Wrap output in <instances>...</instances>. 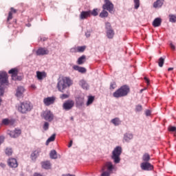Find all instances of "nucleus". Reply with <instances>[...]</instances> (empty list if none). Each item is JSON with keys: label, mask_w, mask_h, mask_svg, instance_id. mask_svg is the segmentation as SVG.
Instances as JSON below:
<instances>
[{"label": "nucleus", "mask_w": 176, "mask_h": 176, "mask_svg": "<svg viewBox=\"0 0 176 176\" xmlns=\"http://www.w3.org/2000/svg\"><path fill=\"white\" fill-rule=\"evenodd\" d=\"M72 85V80L70 78L63 77L62 78L58 79L57 87L58 90L59 91H61V93H63L65 89H67V87H69V86H71Z\"/></svg>", "instance_id": "obj_1"}, {"label": "nucleus", "mask_w": 176, "mask_h": 176, "mask_svg": "<svg viewBox=\"0 0 176 176\" xmlns=\"http://www.w3.org/2000/svg\"><path fill=\"white\" fill-rule=\"evenodd\" d=\"M101 176H111L113 174V171H116V166L111 162H107L102 168Z\"/></svg>", "instance_id": "obj_2"}, {"label": "nucleus", "mask_w": 176, "mask_h": 176, "mask_svg": "<svg viewBox=\"0 0 176 176\" xmlns=\"http://www.w3.org/2000/svg\"><path fill=\"white\" fill-rule=\"evenodd\" d=\"M129 93H130V87H129L127 85H123L120 89L113 92V97L115 98L126 97Z\"/></svg>", "instance_id": "obj_3"}, {"label": "nucleus", "mask_w": 176, "mask_h": 176, "mask_svg": "<svg viewBox=\"0 0 176 176\" xmlns=\"http://www.w3.org/2000/svg\"><path fill=\"white\" fill-rule=\"evenodd\" d=\"M120 155H122V147L118 146L113 149L111 155V159L115 164L120 163Z\"/></svg>", "instance_id": "obj_4"}, {"label": "nucleus", "mask_w": 176, "mask_h": 176, "mask_svg": "<svg viewBox=\"0 0 176 176\" xmlns=\"http://www.w3.org/2000/svg\"><path fill=\"white\" fill-rule=\"evenodd\" d=\"M32 109V106L30 102H23L20 104L18 107V111L21 113H27V112H30Z\"/></svg>", "instance_id": "obj_5"}, {"label": "nucleus", "mask_w": 176, "mask_h": 176, "mask_svg": "<svg viewBox=\"0 0 176 176\" xmlns=\"http://www.w3.org/2000/svg\"><path fill=\"white\" fill-rule=\"evenodd\" d=\"M9 77L6 72H0V86H9Z\"/></svg>", "instance_id": "obj_6"}, {"label": "nucleus", "mask_w": 176, "mask_h": 176, "mask_svg": "<svg viewBox=\"0 0 176 176\" xmlns=\"http://www.w3.org/2000/svg\"><path fill=\"white\" fill-rule=\"evenodd\" d=\"M106 28V34L107 36L109 39H112L113 36H115V32L112 30V27L111 26V23L107 22L105 24Z\"/></svg>", "instance_id": "obj_7"}, {"label": "nucleus", "mask_w": 176, "mask_h": 176, "mask_svg": "<svg viewBox=\"0 0 176 176\" xmlns=\"http://www.w3.org/2000/svg\"><path fill=\"white\" fill-rule=\"evenodd\" d=\"M41 116L47 122H52V120L54 119V115L53 113H52V111H50V110L43 111Z\"/></svg>", "instance_id": "obj_8"}, {"label": "nucleus", "mask_w": 176, "mask_h": 176, "mask_svg": "<svg viewBox=\"0 0 176 176\" xmlns=\"http://www.w3.org/2000/svg\"><path fill=\"white\" fill-rule=\"evenodd\" d=\"M113 3H112L109 0H104V3L102 6L103 10H107L109 13L113 12Z\"/></svg>", "instance_id": "obj_9"}, {"label": "nucleus", "mask_w": 176, "mask_h": 176, "mask_svg": "<svg viewBox=\"0 0 176 176\" xmlns=\"http://www.w3.org/2000/svg\"><path fill=\"white\" fill-rule=\"evenodd\" d=\"M75 105V102L72 100H67L63 104V109L64 111H71Z\"/></svg>", "instance_id": "obj_10"}, {"label": "nucleus", "mask_w": 176, "mask_h": 176, "mask_svg": "<svg viewBox=\"0 0 176 176\" xmlns=\"http://www.w3.org/2000/svg\"><path fill=\"white\" fill-rule=\"evenodd\" d=\"M8 134L11 138H19V136L21 135V129L16 128L13 131H8Z\"/></svg>", "instance_id": "obj_11"}, {"label": "nucleus", "mask_w": 176, "mask_h": 176, "mask_svg": "<svg viewBox=\"0 0 176 176\" xmlns=\"http://www.w3.org/2000/svg\"><path fill=\"white\" fill-rule=\"evenodd\" d=\"M140 167L144 171H152L153 170V165H151L149 162H142Z\"/></svg>", "instance_id": "obj_12"}, {"label": "nucleus", "mask_w": 176, "mask_h": 176, "mask_svg": "<svg viewBox=\"0 0 176 176\" xmlns=\"http://www.w3.org/2000/svg\"><path fill=\"white\" fill-rule=\"evenodd\" d=\"M25 91V88L23 86H19L16 89V92L15 94L16 97L18 98H23V96H24V92Z\"/></svg>", "instance_id": "obj_13"}, {"label": "nucleus", "mask_w": 176, "mask_h": 176, "mask_svg": "<svg viewBox=\"0 0 176 176\" xmlns=\"http://www.w3.org/2000/svg\"><path fill=\"white\" fill-rule=\"evenodd\" d=\"M54 101H56V97L54 96L47 97L43 99V103L46 107L52 105V104H54Z\"/></svg>", "instance_id": "obj_14"}, {"label": "nucleus", "mask_w": 176, "mask_h": 176, "mask_svg": "<svg viewBox=\"0 0 176 176\" xmlns=\"http://www.w3.org/2000/svg\"><path fill=\"white\" fill-rule=\"evenodd\" d=\"M134 138V134L131 133V132H126L124 134L123 137V142H130L131 140Z\"/></svg>", "instance_id": "obj_15"}, {"label": "nucleus", "mask_w": 176, "mask_h": 176, "mask_svg": "<svg viewBox=\"0 0 176 176\" xmlns=\"http://www.w3.org/2000/svg\"><path fill=\"white\" fill-rule=\"evenodd\" d=\"M8 164L9 167H11V168H16V167L19 166V164L17 163V160H16V158L8 159Z\"/></svg>", "instance_id": "obj_16"}, {"label": "nucleus", "mask_w": 176, "mask_h": 176, "mask_svg": "<svg viewBox=\"0 0 176 176\" xmlns=\"http://www.w3.org/2000/svg\"><path fill=\"white\" fill-rule=\"evenodd\" d=\"M41 154V149H36L30 155V159L32 162H36V159L39 157V155Z\"/></svg>", "instance_id": "obj_17"}, {"label": "nucleus", "mask_w": 176, "mask_h": 176, "mask_svg": "<svg viewBox=\"0 0 176 176\" xmlns=\"http://www.w3.org/2000/svg\"><path fill=\"white\" fill-rule=\"evenodd\" d=\"M37 56H45L49 54V50L46 48L40 47L36 51Z\"/></svg>", "instance_id": "obj_18"}, {"label": "nucleus", "mask_w": 176, "mask_h": 176, "mask_svg": "<svg viewBox=\"0 0 176 176\" xmlns=\"http://www.w3.org/2000/svg\"><path fill=\"white\" fill-rule=\"evenodd\" d=\"M8 74L12 75V80H17V75L19 74V71L17 70V69H11L10 71H8Z\"/></svg>", "instance_id": "obj_19"}, {"label": "nucleus", "mask_w": 176, "mask_h": 176, "mask_svg": "<svg viewBox=\"0 0 176 176\" xmlns=\"http://www.w3.org/2000/svg\"><path fill=\"white\" fill-rule=\"evenodd\" d=\"M79 85L81 86L82 89H83L84 90H89V89L90 88V86L85 80H80L79 81Z\"/></svg>", "instance_id": "obj_20"}, {"label": "nucleus", "mask_w": 176, "mask_h": 176, "mask_svg": "<svg viewBox=\"0 0 176 176\" xmlns=\"http://www.w3.org/2000/svg\"><path fill=\"white\" fill-rule=\"evenodd\" d=\"M76 103L77 107H82L85 104V98L83 97H77L76 98Z\"/></svg>", "instance_id": "obj_21"}, {"label": "nucleus", "mask_w": 176, "mask_h": 176, "mask_svg": "<svg viewBox=\"0 0 176 176\" xmlns=\"http://www.w3.org/2000/svg\"><path fill=\"white\" fill-rule=\"evenodd\" d=\"M73 69H74V71H78L80 74H85L87 71L86 68L78 65H74Z\"/></svg>", "instance_id": "obj_22"}, {"label": "nucleus", "mask_w": 176, "mask_h": 176, "mask_svg": "<svg viewBox=\"0 0 176 176\" xmlns=\"http://www.w3.org/2000/svg\"><path fill=\"white\" fill-rule=\"evenodd\" d=\"M87 17H90V12L88 11H82L80 14V19L81 20H85V19H87Z\"/></svg>", "instance_id": "obj_23"}, {"label": "nucleus", "mask_w": 176, "mask_h": 176, "mask_svg": "<svg viewBox=\"0 0 176 176\" xmlns=\"http://www.w3.org/2000/svg\"><path fill=\"white\" fill-rule=\"evenodd\" d=\"M46 76V72H36V77L38 80H43Z\"/></svg>", "instance_id": "obj_24"}, {"label": "nucleus", "mask_w": 176, "mask_h": 176, "mask_svg": "<svg viewBox=\"0 0 176 176\" xmlns=\"http://www.w3.org/2000/svg\"><path fill=\"white\" fill-rule=\"evenodd\" d=\"M41 166L45 170H49L52 167V164L49 161L43 162H41Z\"/></svg>", "instance_id": "obj_25"}, {"label": "nucleus", "mask_w": 176, "mask_h": 176, "mask_svg": "<svg viewBox=\"0 0 176 176\" xmlns=\"http://www.w3.org/2000/svg\"><path fill=\"white\" fill-rule=\"evenodd\" d=\"M163 3H164V0H157L153 3V8H155V9L161 8L162 6H163Z\"/></svg>", "instance_id": "obj_26"}, {"label": "nucleus", "mask_w": 176, "mask_h": 176, "mask_svg": "<svg viewBox=\"0 0 176 176\" xmlns=\"http://www.w3.org/2000/svg\"><path fill=\"white\" fill-rule=\"evenodd\" d=\"M85 63H86V56L82 55L78 58L77 60V64L78 65H82V64H85Z\"/></svg>", "instance_id": "obj_27"}, {"label": "nucleus", "mask_w": 176, "mask_h": 176, "mask_svg": "<svg viewBox=\"0 0 176 176\" xmlns=\"http://www.w3.org/2000/svg\"><path fill=\"white\" fill-rule=\"evenodd\" d=\"M161 25H162V19L156 18L154 19L153 22V27H160Z\"/></svg>", "instance_id": "obj_28"}, {"label": "nucleus", "mask_w": 176, "mask_h": 176, "mask_svg": "<svg viewBox=\"0 0 176 176\" xmlns=\"http://www.w3.org/2000/svg\"><path fill=\"white\" fill-rule=\"evenodd\" d=\"M89 16H94L96 17V16H98V8H94L93 10H89Z\"/></svg>", "instance_id": "obj_29"}, {"label": "nucleus", "mask_w": 176, "mask_h": 176, "mask_svg": "<svg viewBox=\"0 0 176 176\" xmlns=\"http://www.w3.org/2000/svg\"><path fill=\"white\" fill-rule=\"evenodd\" d=\"M111 123L114 124V126H119L122 123V121H120V119L118 118H116L111 120Z\"/></svg>", "instance_id": "obj_30"}, {"label": "nucleus", "mask_w": 176, "mask_h": 176, "mask_svg": "<svg viewBox=\"0 0 176 176\" xmlns=\"http://www.w3.org/2000/svg\"><path fill=\"white\" fill-rule=\"evenodd\" d=\"M94 102V96H88V99L86 103L87 107H89V105H91Z\"/></svg>", "instance_id": "obj_31"}, {"label": "nucleus", "mask_w": 176, "mask_h": 176, "mask_svg": "<svg viewBox=\"0 0 176 176\" xmlns=\"http://www.w3.org/2000/svg\"><path fill=\"white\" fill-rule=\"evenodd\" d=\"M109 13L107 12V10H103L99 14V17L101 19H105V17H108Z\"/></svg>", "instance_id": "obj_32"}, {"label": "nucleus", "mask_w": 176, "mask_h": 176, "mask_svg": "<svg viewBox=\"0 0 176 176\" xmlns=\"http://www.w3.org/2000/svg\"><path fill=\"white\" fill-rule=\"evenodd\" d=\"M56 140V133H54L52 135H51L46 141V145H49L50 142H53Z\"/></svg>", "instance_id": "obj_33"}, {"label": "nucleus", "mask_w": 176, "mask_h": 176, "mask_svg": "<svg viewBox=\"0 0 176 176\" xmlns=\"http://www.w3.org/2000/svg\"><path fill=\"white\" fill-rule=\"evenodd\" d=\"M142 160L144 162H148L149 160H151V155L148 153H145L142 156Z\"/></svg>", "instance_id": "obj_34"}, {"label": "nucleus", "mask_w": 176, "mask_h": 176, "mask_svg": "<svg viewBox=\"0 0 176 176\" xmlns=\"http://www.w3.org/2000/svg\"><path fill=\"white\" fill-rule=\"evenodd\" d=\"M13 12L16 13V10H14L13 8H11V11L8 14V21H9V20H12V19H13V16H12Z\"/></svg>", "instance_id": "obj_35"}, {"label": "nucleus", "mask_w": 176, "mask_h": 176, "mask_svg": "<svg viewBox=\"0 0 176 176\" xmlns=\"http://www.w3.org/2000/svg\"><path fill=\"white\" fill-rule=\"evenodd\" d=\"M50 156L52 159H57V151L56 150H52Z\"/></svg>", "instance_id": "obj_36"}, {"label": "nucleus", "mask_w": 176, "mask_h": 176, "mask_svg": "<svg viewBox=\"0 0 176 176\" xmlns=\"http://www.w3.org/2000/svg\"><path fill=\"white\" fill-rule=\"evenodd\" d=\"M6 85H0V97H3L5 94V89H6Z\"/></svg>", "instance_id": "obj_37"}, {"label": "nucleus", "mask_w": 176, "mask_h": 176, "mask_svg": "<svg viewBox=\"0 0 176 176\" xmlns=\"http://www.w3.org/2000/svg\"><path fill=\"white\" fill-rule=\"evenodd\" d=\"M6 155L7 156H12V153H13V151L12 150V148H6L5 151Z\"/></svg>", "instance_id": "obj_38"}, {"label": "nucleus", "mask_w": 176, "mask_h": 176, "mask_svg": "<svg viewBox=\"0 0 176 176\" xmlns=\"http://www.w3.org/2000/svg\"><path fill=\"white\" fill-rule=\"evenodd\" d=\"M169 21L170 23H176V16L174 14H169Z\"/></svg>", "instance_id": "obj_39"}, {"label": "nucleus", "mask_w": 176, "mask_h": 176, "mask_svg": "<svg viewBox=\"0 0 176 176\" xmlns=\"http://www.w3.org/2000/svg\"><path fill=\"white\" fill-rule=\"evenodd\" d=\"M86 50V46H78L77 47V52L78 53H83Z\"/></svg>", "instance_id": "obj_40"}, {"label": "nucleus", "mask_w": 176, "mask_h": 176, "mask_svg": "<svg viewBox=\"0 0 176 176\" xmlns=\"http://www.w3.org/2000/svg\"><path fill=\"white\" fill-rule=\"evenodd\" d=\"M164 64V58H163V57L160 58L159 62H158L159 67H160L162 68V67H163Z\"/></svg>", "instance_id": "obj_41"}, {"label": "nucleus", "mask_w": 176, "mask_h": 176, "mask_svg": "<svg viewBox=\"0 0 176 176\" xmlns=\"http://www.w3.org/2000/svg\"><path fill=\"white\" fill-rule=\"evenodd\" d=\"M135 9H138L140 8V0H133Z\"/></svg>", "instance_id": "obj_42"}, {"label": "nucleus", "mask_w": 176, "mask_h": 176, "mask_svg": "<svg viewBox=\"0 0 176 176\" xmlns=\"http://www.w3.org/2000/svg\"><path fill=\"white\" fill-rule=\"evenodd\" d=\"M10 123V120H9V119L8 118H4L2 120V124H5V126H8V124H9Z\"/></svg>", "instance_id": "obj_43"}, {"label": "nucleus", "mask_w": 176, "mask_h": 176, "mask_svg": "<svg viewBox=\"0 0 176 176\" xmlns=\"http://www.w3.org/2000/svg\"><path fill=\"white\" fill-rule=\"evenodd\" d=\"M49 126H50L49 122H45L43 126V130H45V131H47V130H49Z\"/></svg>", "instance_id": "obj_44"}, {"label": "nucleus", "mask_w": 176, "mask_h": 176, "mask_svg": "<svg viewBox=\"0 0 176 176\" xmlns=\"http://www.w3.org/2000/svg\"><path fill=\"white\" fill-rule=\"evenodd\" d=\"M142 111V106L141 104H138L135 107V112H141Z\"/></svg>", "instance_id": "obj_45"}, {"label": "nucleus", "mask_w": 176, "mask_h": 176, "mask_svg": "<svg viewBox=\"0 0 176 176\" xmlns=\"http://www.w3.org/2000/svg\"><path fill=\"white\" fill-rule=\"evenodd\" d=\"M68 97H69V96H68V94H63L60 95V98H61V100H65V99L68 98Z\"/></svg>", "instance_id": "obj_46"}, {"label": "nucleus", "mask_w": 176, "mask_h": 176, "mask_svg": "<svg viewBox=\"0 0 176 176\" xmlns=\"http://www.w3.org/2000/svg\"><path fill=\"white\" fill-rule=\"evenodd\" d=\"M71 53H78V47H74L70 49Z\"/></svg>", "instance_id": "obj_47"}, {"label": "nucleus", "mask_w": 176, "mask_h": 176, "mask_svg": "<svg viewBox=\"0 0 176 176\" xmlns=\"http://www.w3.org/2000/svg\"><path fill=\"white\" fill-rule=\"evenodd\" d=\"M91 34V30H87V32H85L86 38H90Z\"/></svg>", "instance_id": "obj_48"}, {"label": "nucleus", "mask_w": 176, "mask_h": 176, "mask_svg": "<svg viewBox=\"0 0 176 176\" xmlns=\"http://www.w3.org/2000/svg\"><path fill=\"white\" fill-rule=\"evenodd\" d=\"M110 89H116V82H111L110 85Z\"/></svg>", "instance_id": "obj_49"}, {"label": "nucleus", "mask_w": 176, "mask_h": 176, "mask_svg": "<svg viewBox=\"0 0 176 176\" xmlns=\"http://www.w3.org/2000/svg\"><path fill=\"white\" fill-rule=\"evenodd\" d=\"M169 131H176V127L173 126H168Z\"/></svg>", "instance_id": "obj_50"}, {"label": "nucleus", "mask_w": 176, "mask_h": 176, "mask_svg": "<svg viewBox=\"0 0 176 176\" xmlns=\"http://www.w3.org/2000/svg\"><path fill=\"white\" fill-rule=\"evenodd\" d=\"M151 113H152L151 110H146V112H145L146 116H151Z\"/></svg>", "instance_id": "obj_51"}, {"label": "nucleus", "mask_w": 176, "mask_h": 176, "mask_svg": "<svg viewBox=\"0 0 176 176\" xmlns=\"http://www.w3.org/2000/svg\"><path fill=\"white\" fill-rule=\"evenodd\" d=\"M4 141H5V137L4 136H0V145L1 144H3Z\"/></svg>", "instance_id": "obj_52"}, {"label": "nucleus", "mask_w": 176, "mask_h": 176, "mask_svg": "<svg viewBox=\"0 0 176 176\" xmlns=\"http://www.w3.org/2000/svg\"><path fill=\"white\" fill-rule=\"evenodd\" d=\"M170 48H171L173 50H175V45H174L173 43H170Z\"/></svg>", "instance_id": "obj_53"}, {"label": "nucleus", "mask_w": 176, "mask_h": 176, "mask_svg": "<svg viewBox=\"0 0 176 176\" xmlns=\"http://www.w3.org/2000/svg\"><path fill=\"white\" fill-rule=\"evenodd\" d=\"M144 80L146 82L147 85H149V79H148V78L144 77Z\"/></svg>", "instance_id": "obj_54"}, {"label": "nucleus", "mask_w": 176, "mask_h": 176, "mask_svg": "<svg viewBox=\"0 0 176 176\" xmlns=\"http://www.w3.org/2000/svg\"><path fill=\"white\" fill-rule=\"evenodd\" d=\"M72 144H73L72 140H70L69 144L68 145V148H71V146H72Z\"/></svg>", "instance_id": "obj_55"}, {"label": "nucleus", "mask_w": 176, "mask_h": 176, "mask_svg": "<svg viewBox=\"0 0 176 176\" xmlns=\"http://www.w3.org/2000/svg\"><path fill=\"white\" fill-rule=\"evenodd\" d=\"M62 176H75V175H71V174H66V175H62Z\"/></svg>", "instance_id": "obj_56"}, {"label": "nucleus", "mask_w": 176, "mask_h": 176, "mask_svg": "<svg viewBox=\"0 0 176 176\" xmlns=\"http://www.w3.org/2000/svg\"><path fill=\"white\" fill-rule=\"evenodd\" d=\"M173 69H174L173 67H169V68L168 69V71H173Z\"/></svg>", "instance_id": "obj_57"}, {"label": "nucleus", "mask_w": 176, "mask_h": 176, "mask_svg": "<svg viewBox=\"0 0 176 176\" xmlns=\"http://www.w3.org/2000/svg\"><path fill=\"white\" fill-rule=\"evenodd\" d=\"M26 25L27 27H31V23H28Z\"/></svg>", "instance_id": "obj_58"}, {"label": "nucleus", "mask_w": 176, "mask_h": 176, "mask_svg": "<svg viewBox=\"0 0 176 176\" xmlns=\"http://www.w3.org/2000/svg\"><path fill=\"white\" fill-rule=\"evenodd\" d=\"M32 89H36V87L35 85H32Z\"/></svg>", "instance_id": "obj_59"}, {"label": "nucleus", "mask_w": 176, "mask_h": 176, "mask_svg": "<svg viewBox=\"0 0 176 176\" xmlns=\"http://www.w3.org/2000/svg\"><path fill=\"white\" fill-rule=\"evenodd\" d=\"M144 90H145L144 89H142L140 90V93H142V91H144Z\"/></svg>", "instance_id": "obj_60"}, {"label": "nucleus", "mask_w": 176, "mask_h": 176, "mask_svg": "<svg viewBox=\"0 0 176 176\" xmlns=\"http://www.w3.org/2000/svg\"><path fill=\"white\" fill-rule=\"evenodd\" d=\"M70 120H74V117H71V118H70Z\"/></svg>", "instance_id": "obj_61"}, {"label": "nucleus", "mask_w": 176, "mask_h": 176, "mask_svg": "<svg viewBox=\"0 0 176 176\" xmlns=\"http://www.w3.org/2000/svg\"><path fill=\"white\" fill-rule=\"evenodd\" d=\"M43 41H46V38H43Z\"/></svg>", "instance_id": "obj_62"}]
</instances>
